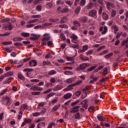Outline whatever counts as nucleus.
<instances>
[{
  "label": "nucleus",
  "instance_id": "f257e3e1",
  "mask_svg": "<svg viewBox=\"0 0 128 128\" xmlns=\"http://www.w3.org/2000/svg\"><path fill=\"white\" fill-rule=\"evenodd\" d=\"M70 38H72V42H74V44H78V37L76 34H72L70 36Z\"/></svg>",
  "mask_w": 128,
  "mask_h": 128
},
{
  "label": "nucleus",
  "instance_id": "c03bdc74",
  "mask_svg": "<svg viewBox=\"0 0 128 128\" xmlns=\"http://www.w3.org/2000/svg\"><path fill=\"white\" fill-rule=\"evenodd\" d=\"M36 10L38 12H40L42 10V6L38 5L36 7Z\"/></svg>",
  "mask_w": 128,
  "mask_h": 128
},
{
  "label": "nucleus",
  "instance_id": "0e129e2a",
  "mask_svg": "<svg viewBox=\"0 0 128 128\" xmlns=\"http://www.w3.org/2000/svg\"><path fill=\"white\" fill-rule=\"evenodd\" d=\"M58 98H56L55 99H54L53 100H52V104H56V102H58Z\"/></svg>",
  "mask_w": 128,
  "mask_h": 128
},
{
  "label": "nucleus",
  "instance_id": "4be33fe9",
  "mask_svg": "<svg viewBox=\"0 0 128 128\" xmlns=\"http://www.w3.org/2000/svg\"><path fill=\"white\" fill-rule=\"evenodd\" d=\"M106 6H112V8H114V4L110 3V2H106Z\"/></svg>",
  "mask_w": 128,
  "mask_h": 128
},
{
  "label": "nucleus",
  "instance_id": "3c124183",
  "mask_svg": "<svg viewBox=\"0 0 128 128\" xmlns=\"http://www.w3.org/2000/svg\"><path fill=\"white\" fill-rule=\"evenodd\" d=\"M66 4H68L70 6H72V1L70 0H68L66 2Z\"/></svg>",
  "mask_w": 128,
  "mask_h": 128
},
{
  "label": "nucleus",
  "instance_id": "a211bd4d",
  "mask_svg": "<svg viewBox=\"0 0 128 128\" xmlns=\"http://www.w3.org/2000/svg\"><path fill=\"white\" fill-rule=\"evenodd\" d=\"M46 128V124L44 122H40L38 124V128Z\"/></svg>",
  "mask_w": 128,
  "mask_h": 128
},
{
  "label": "nucleus",
  "instance_id": "0eeeda50",
  "mask_svg": "<svg viewBox=\"0 0 128 128\" xmlns=\"http://www.w3.org/2000/svg\"><path fill=\"white\" fill-rule=\"evenodd\" d=\"M32 122V120L30 119H26L24 120L23 122L22 123L21 126L22 128L26 126V124H30V122Z\"/></svg>",
  "mask_w": 128,
  "mask_h": 128
},
{
  "label": "nucleus",
  "instance_id": "39448f33",
  "mask_svg": "<svg viewBox=\"0 0 128 128\" xmlns=\"http://www.w3.org/2000/svg\"><path fill=\"white\" fill-rule=\"evenodd\" d=\"M96 14L97 12L96 10H91L88 13V16L91 18H94L96 16Z\"/></svg>",
  "mask_w": 128,
  "mask_h": 128
},
{
  "label": "nucleus",
  "instance_id": "a19ab883",
  "mask_svg": "<svg viewBox=\"0 0 128 128\" xmlns=\"http://www.w3.org/2000/svg\"><path fill=\"white\" fill-rule=\"evenodd\" d=\"M32 96H40V92H32Z\"/></svg>",
  "mask_w": 128,
  "mask_h": 128
},
{
  "label": "nucleus",
  "instance_id": "4d7b16f0",
  "mask_svg": "<svg viewBox=\"0 0 128 128\" xmlns=\"http://www.w3.org/2000/svg\"><path fill=\"white\" fill-rule=\"evenodd\" d=\"M108 78L106 77V78H104L100 80V82H106V80H108Z\"/></svg>",
  "mask_w": 128,
  "mask_h": 128
},
{
  "label": "nucleus",
  "instance_id": "a878e982",
  "mask_svg": "<svg viewBox=\"0 0 128 128\" xmlns=\"http://www.w3.org/2000/svg\"><path fill=\"white\" fill-rule=\"evenodd\" d=\"M38 22V19H34L33 20H30L28 22V24H34V22Z\"/></svg>",
  "mask_w": 128,
  "mask_h": 128
},
{
  "label": "nucleus",
  "instance_id": "79ce46f5",
  "mask_svg": "<svg viewBox=\"0 0 128 128\" xmlns=\"http://www.w3.org/2000/svg\"><path fill=\"white\" fill-rule=\"evenodd\" d=\"M75 118H76V120H80V112H78L75 115Z\"/></svg>",
  "mask_w": 128,
  "mask_h": 128
},
{
  "label": "nucleus",
  "instance_id": "603ef678",
  "mask_svg": "<svg viewBox=\"0 0 128 128\" xmlns=\"http://www.w3.org/2000/svg\"><path fill=\"white\" fill-rule=\"evenodd\" d=\"M30 40H38V36L30 37Z\"/></svg>",
  "mask_w": 128,
  "mask_h": 128
},
{
  "label": "nucleus",
  "instance_id": "dca6fc26",
  "mask_svg": "<svg viewBox=\"0 0 128 128\" xmlns=\"http://www.w3.org/2000/svg\"><path fill=\"white\" fill-rule=\"evenodd\" d=\"M60 108V104L56 105L52 108V111L56 112V110H58Z\"/></svg>",
  "mask_w": 128,
  "mask_h": 128
},
{
  "label": "nucleus",
  "instance_id": "09e8293b",
  "mask_svg": "<svg viewBox=\"0 0 128 128\" xmlns=\"http://www.w3.org/2000/svg\"><path fill=\"white\" fill-rule=\"evenodd\" d=\"M44 66H49V64H50V61H44L43 62Z\"/></svg>",
  "mask_w": 128,
  "mask_h": 128
},
{
  "label": "nucleus",
  "instance_id": "c756f323",
  "mask_svg": "<svg viewBox=\"0 0 128 128\" xmlns=\"http://www.w3.org/2000/svg\"><path fill=\"white\" fill-rule=\"evenodd\" d=\"M50 40V36H44V38H42L43 42H48V40Z\"/></svg>",
  "mask_w": 128,
  "mask_h": 128
},
{
  "label": "nucleus",
  "instance_id": "1a4fd4ad",
  "mask_svg": "<svg viewBox=\"0 0 128 128\" xmlns=\"http://www.w3.org/2000/svg\"><path fill=\"white\" fill-rule=\"evenodd\" d=\"M29 64L30 66H36L38 64V63L36 60H31L29 62Z\"/></svg>",
  "mask_w": 128,
  "mask_h": 128
},
{
  "label": "nucleus",
  "instance_id": "58836bf2",
  "mask_svg": "<svg viewBox=\"0 0 128 128\" xmlns=\"http://www.w3.org/2000/svg\"><path fill=\"white\" fill-rule=\"evenodd\" d=\"M112 28L114 30V32H118V27L116 26V25H114Z\"/></svg>",
  "mask_w": 128,
  "mask_h": 128
},
{
  "label": "nucleus",
  "instance_id": "774afa93",
  "mask_svg": "<svg viewBox=\"0 0 128 128\" xmlns=\"http://www.w3.org/2000/svg\"><path fill=\"white\" fill-rule=\"evenodd\" d=\"M54 126V122H51L49 124V125L48 126V128H52V126Z\"/></svg>",
  "mask_w": 128,
  "mask_h": 128
},
{
  "label": "nucleus",
  "instance_id": "412c9836",
  "mask_svg": "<svg viewBox=\"0 0 128 128\" xmlns=\"http://www.w3.org/2000/svg\"><path fill=\"white\" fill-rule=\"evenodd\" d=\"M92 6H94V3L90 2L87 5L86 8L87 10H90V8H92Z\"/></svg>",
  "mask_w": 128,
  "mask_h": 128
},
{
  "label": "nucleus",
  "instance_id": "f704fd0d",
  "mask_svg": "<svg viewBox=\"0 0 128 128\" xmlns=\"http://www.w3.org/2000/svg\"><path fill=\"white\" fill-rule=\"evenodd\" d=\"M64 74H66V76L74 74V72H70V71H66L64 72Z\"/></svg>",
  "mask_w": 128,
  "mask_h": 128
},
{
  "label": "nucleus",
  "instance_id": "393cba45",
  "mask_svg": "<svg viewBox=\"0 0 128 128\" xmlns=\"http://www.w3.org/2000/svg\"><path fill=\"white\" fill-rule=\"evenodd\" d=\"M95 68H96V66H92L88 69V72H92V70H95Z\"/></svg>",
  "mask_w": 128,
  "mask_h": 128
},
{
  "label": "nucleus",
  "instance_id": "ea45409f",
  "mask_svg": "<svg viewBox=\"0 0 128 128\" xmlns=\"http://www.w3.org/2000/svg\"><path fill=\"white\" fill-rule=\"evenodd\" d=\"M52 88H49L48 90H46V91H44L43 94H50V92H52Z\"/></svg>",
  "mask_w": 128,
  "mask_h": 128
},
{
  "label": "nucleus",
  "instance_id": "cd10ccee",
  "mask_svg": "<svg viewBox=\"0 0 128 128\" xmlns=\"http://www.w3.org/2000/svg\"><path fill=\"white\" fill-rule=\"evenodd\" d=\"M56 74V70H52L48 72V74H49V76H52V74Z\"/></svg>",
  "mask_w": 128,
  "mask_h": 128
},
{
  "label": "nucleus",
  "instance_id": "2eb2a0df",
  "mask_svg": "<svg viewBox=\"0 0 128 128\" xmlns=\"http://www.w3.org/2000/svg\"><path fill=\"white\" fill-rule=\"evenodd\" d=\"M14 75V73L12 72H8L7 73L4 74V76L5 78H8V76H12Z\"/></svg>",
  "mask_w": 128,
  "mask_h": 128
},
{
  "label": "nucleus",
  "instance_id": "ddd939ff",
  "mask_svg": "<svg viewBox=\"0 0 128 128\" xmlns=\"http://www.w3.org/2000/svg\"><path fill=\"white\" fill-rule=\"evenodd\" d=\"M74 80H76V78H70L66 80V84H72Z\"/></svg>",
  "mask_w": 128,
  "mask_h": 128
},
{
  "label": "nucleus",
  "instance_id": "5701e85b",
  "mask_svg": "<svg viewBox=\"0 0 128 128\" xmlns=\"http://www.w3.org/2000/svg\"><path fill=\"white\" fill-rule=\"evenodd\" d=\"M106 74H108V68H106L102 72V76H106Z\"/></svg>",
  "mask_w": 128,
  "mask_h": 128
},
{
  "label": "nucleus",
  "instance_id": "72a5a7b5",
  "mask_svg": "<svg viewBox=\"0 0 128 128\" xmlns=\"http://www.w3.org/2000/svg\"><path fill=\"white\" fill-rule=\"evenodd\" d=\"M32 18H40L42 16L40 15H33L31 16Z\"/></svg>",
  "mask_w": 128,
  "mask_h": 128
},
{
  "label": "nucleus",
  "instance_id": "e433bc0d",
  "mask_svg": "<svg viewBox=\"0 0 128 128\" xmlns=\"http://www.w3.org/2000/svg\"><path fill=\"white\" fill-rule=\"evenodd\" d=\"M5 100H7L6 105L10 106V99L8 97H6L5 98Z\"/></svg>",
  "mask_w": 128,
  "mask_h": 128
},
{
  "label": "nucleus",
  "instance_id": "c85d7f7f",
  "mask_svg": "<svg viewBox=\"0 0 128 128\" xmlns=\"http://www.w3.org/2000/svg\"><path fill=\"white\" fill-rule=\"evenodd\" d=\"M80 7L78 6V7L76 10H75V14H80Z\"/></svg>",
  "mask_w": 128,
  "mask_h": 128
},
{
  "label": "nucleus",
  "instance_id": "f8f14e48",
  "mask_svg": "<svg viewBox=\"0 0 128 128\" xmlns=\"http://www.w3.org/2000/svg\"><path fill=\"white\" fill-rule=\"evenodd\" d=\"M62 88L63 86L62 85H57L53 88V90L56 92V90H62Z\"/></svg>",
  "mask_w": 128,
  "mask_h": 128
},
{
  "label": "nucleus",
  "instance_id": "5fc2aeb1",
  "mask_svg": "<svg viewBox=\"0 0 128 128\" xmlns=\"http://www.w3.org/2000/svg\"><path fill=\"white\" fill-rule=\"evenodd\" d=\"M122 32H118L116 36V38L118 40L119 38H120V36H122Z\"/></svg>",
  "mask_w": 128,
  "mask_h": 128
},
{
  "label": "nucleus",
  "instance_id": "f03ea898",
  "mask_svg": "<svg viewBox=\"0 0 128 128\" xmlns=\"http://www.w3.org/2000/svg\"><path fill=\"white\" fill-rule=\"evenodd\" d=\"M87 66V64H82L79 66V67L77 68V70H86V68Z\"/></svg>",
  "mask_w": 128,
  "mask_h": 128
},
{
  "label": "nucleus",
  "instance_id": "423d86ee",
  "mask_svg": "<svg viewBox=\"0 0 128 128\" xmlns=\"http://www.w3.org/2000/svg\"><path fill=\"white\" fill-rule=\"evenodd\" d=\"M68 16H64L60 20V24H66V23L68 22Z\"/></svg>",
  "mask_w": 128,
  "mask_h": 128
},
{
  "label": "nucleus",
  "instance_id": "bb28decb",
  "mask_svg": "<svg viewBox=\"0 0 128 128\" xmlns=\"http://www.w3.org/2000/svg\"><path fill=\"white\" fill-rule=\"evenodd\" d=\"M18 78L20 80H26L24 76H22V74H19L18 76Z\"/></svg>",
  "mask_w": 128,
  "mask_h": 128
},
{
  "label": "nucleus",
  "instance_id": "7c9ffc66",
  "mask_svg": "<svg viewBox=\"0 0 128 128\" xmlns=\"http://www.w3.org/2000/svg\"><path fill=\"white\" fill-rule=\"evenodd\" d=\"M21 108H22V110H28V104H23L21 106Z\"/></svg>",
  "mask_w": 128,
  "mask_h": 128
},
{
  "label": "nucleus",
  "instance_id": "8fccbe9b",
  "mask_svg": "<svg viewBox=\"0 0 128 128\" xmlns=\"http://www.w3.org/2000/svg\"><path fill=\"white\" fill-rule=\"evenodd\" d=\"M68 12V8H64L62 9V10H61V12H62V14H64V12Z\"/></svg>",
  "mask_w": 128,
  "mask_h": 128
},
{
  "label": "nucleus",
  "instance_id": "4c0bfd02",
  "mask_svg": "<svg viewBox=\"0 0 128 128\" xmlns=\"http://www.w3.org/2000/svg\"><path fill=\"white\" fill-rule=\"evenodd\" d=\"M97 118L100 122H104V119L102 116H98Z\"/></svg>",
  "mask_w": 128,
  "mask_h": 128
},
{
  "label": "nucleus",
  "instance_id": "e2e57ef3",
  "mask_svg": "<svg viewBox=\"0 0 128 128\" xmlns=\"http://www.w3.org/2000/svg\"><path fill=\"white\" fill-rule=\"evenodd\" d=\"M14 46H22V44L16 42L14 44Z\"/></svg>",
  "mask_w": 128,
  "mask_h": 128
},
{
  "label": "nucleus",
  "instance_id": "37998d69",
  "mask_svg": "<svg viewBox=\"0 0 128 128\" xmlns=\"http://www.w3.org/2000/svg\"><path fill=\"white\" fill-rule=\"evenodd\" d=\"M86 4V0H81L80 2V6H84Z\"/></svg>",
  "mask_w": 128,
  "mask_h": 128
},
{
  "label": "nucleus",
  "instance_id": "bf43d9fd",
  "mask_svg": "<svg viewBox=\"0 0 128 128\" xmlns=\"http://www.w3.org/2000/svg\"><path fill=\"white\" fill-rule=\"evenodd\" d=\"M94 107L93 106H90L89 108H88V110L90 112H92L94 111Z\"/></svg>",
  "mask_w": 128,
  "mask_h": 128
},
{
  "label": "nucleus",
  "instance_id": "864d4df0",
  "mask_svg": "<svg viewBox=\"0 0 128 128\" xmlns=\"http://www.w3.org/2000/svg\"><path fill=\"white\" fill-rule=\"evenodd\" d=\"M88 46L86 45L84 46H82V50H84V52H86V50H88Z\"/></svg>",
  "mask_w": 128,
  "mask_h": 128
},
{
  "label": "nucleus",
  "instance_id": "c9c22d12",
  "mask_svg": "<svg viewBox=\"0 0 128 128\" xmlns=\"http://www.w3.org/2000/svg\"><path fill=\"white\" fill-rule=\"evenodd\" d=\"M60 38H61V40H66V36H64V34H60Z\"/></svg>",
  "mask_w": 128,
  "mask_h": 128
},
{
  "label": "nucleus",
  "instance_id": "aec40b11",
  "mask_svg": "<svg viewBox=\"0 0 128 128\" xmlns=\"http://www.w3.org/2000/svg\"><path fill=\"white\" fill-rule=\"evenodd\" d=\"M21 36H24V38H28V36H30V33L22 32L21 34Z\"/></svg>",
  "mask_w": 128,
  "mask_h": 128
},
{
  "label": "nucleus",
  "instance_id": "de8ad7c7",
  "mask_svg": "<svg viewBox=\"0 0 128 128\" xmlns=\"http://www.w3.org/2000/svg\"><path fill=\"white\" fill-rule=\"evenodd\" d=\"M66 60L69 62H72L74 60V57H66Z\"/></svg>",
  "mask_w": 128,
  "mask_h": 128
},
{
  "label": "nucleus",
  "instance_id": "f3484780",
  "mask_svg": "<svg viewBox=\"0 0 128 128\" xmlns=\"http://www.w3.org/2000/svg\"><path fill=\"white\" fill-rule=\"evenodd\" d=\"M24 39L20 37L14 38H13V42H20Z\"/></svg>",
  "mask_w": 128,
  "mask_h": 128
},
{
  "label": "nucleus",
  "instance_id": "6e6d98bb",
  "mask_svg": "<svg viewBox=\"0 0 128 128\" xmlns=\"http://www.w3.org/2000/svg\"><path fill=\"white\" fill-rule=\"evenodd\" d=\"M6 28H8V29L9 30H12L14 28L12 24H10L8 26H6Z\"/></svg>",
  "mask_w": 128,
  "mask_h": 128
},
{
  "label": "nucleus",
  "instance_id": "13d9d810",
  "mask_svg": "<svg viewBox=\"0 0 128 128\" xmlns=\"http://www.w3.org/2000/svg\"><path fill=\"white\" fill-rule=\"evenodd\" d=\"M55 95H56V93H52V92H51V93L49 94L47 96H48V98H52V96H55Z\"/></svg>",
  "mask_w": 128,
  "mask_h": 128
},
{
  "label": "nucleus",
  "instance_id": "6e6552de",
  "mask_svg": "<svg viewBox=\"0 0 128 128\" xmlns=\"http://www.w3.org/2000/svg\"><path fill=\"white\" fill-rule=\"evenodd\" d=\"M30 90H32L34 91L36 90H42V88L38 87L36 85H34L30 88Z\"/></svg>",
  "mask_w": 128,
  "mask_h": 128
},
{
  "label": "nucleus",
  "instance_id": "b1692460",
  "mask_svg": "<svg viewBox=\"0 0 128 128\" xmlns=\"http://www.w3.org/2000/svg\"><path fill=\"white\" fill-rule=\"evenodd\" d=\"M116 11L114 10H112V12L111 13V17L114 18V16H116Z\"/></svg>",
  "mask_w": 128,
  "mask_h": 128
},
{
  "label": "nucleus",
  "instance_id": "9d476101",
  "mask_svg": "<svg viewBox=\"0 0 128 128\" xmlns=\"http://www.w3.org/2000/svg\"><path fill=\"white\" fill-rule=\"evenodd\" d=\"M88 17H86V16H82V17H81L80 18L79 21L80 22H88Z\"/></svg>",
  "mask_w": 128,
  "mask_h": 128
},
{
  "label": "nucleus",
  "instance_id": "69168bd1",
  "mask_svg": "<svg viewBox=\"0 0 128 128\" xmlns=\"http://www.w3.org/2000/svg\"><path fill=\"white\" fill-rule=\"evenodd\" d=\"M74 24H78L79 26H80V22H78V20H74L73 22Z\"/></svg>",
  "mask_w": 128,
  "mask_h": 128
},
{
  "label": "nucleus",
  "instance_id": "7ed1b4c3",
  "mask_svg": "<svg viewBox=\"0 0 128 128\" xmlns=\"http://www.w3.org/2000/svg\"><path fill=\"white\" fill-rule=\"evenodd\" d=\"M80 106H76L71 108V110L70 112L71 114H75V112H80Z\"/></svg>",
  "mask_w": 128,
  "mask_h": 128
},
{
  "label": "nucleus",
  "instance_id": "052dcab7",
  "mask_svg": "<svg viewBox=\"0 0 128 128\" xmlns=\"http://www.w3.org/2000/svg\"><path fill=\"white\" fill-rule=\"evenodd\" d=\"M33 116H40V113L38 112H34L32 114Z\"/></svg>",
  "mask_w": 128,
  "mask_h": 128
},
{
  "label": "nucleus",
  "instance_id": "338daca9",
  "mask_svg": "<svg viewBox=\"0 0 128 128\" xmlns=\"http://www.w3.org/2000/svg\"><path fill=\"white\" fill-rule=\"evenodd\" d=\"M32 68H25L24 70V72H32Z\"/></svg>",
  "mask_w": 128,
  "mask_h": 128
},
{
  "label": "nucleus",
  "instance_id": "473e14b6",
  "mask_svg": "<svg viewBox=\"0 0 128 128\" xmlns=\"http://www.w3.org/2000/svg\"><path fill=\"white\" fill-rule=\"evenodd\" d=\"M112 56H114V54L112 52H110L109 54L106 55L105 58H111Z\"/></svg>",
  "mask_w": 128,
  "mask_h": 128
},
{
  "label": "nucleus",
  "instance_id": "20e7f679",
  "mask_svg": "<svg viewBox=\"0 0 128 128\" xmlns=\"http://www.w3.org/2000/svg\"><path fill=\"white\" fill-rule=\"evenodd\" d=\"M74 86H76L74 85V84H70V85L68 86L66 88H65L64 89V91L68 92V90H74Z\"/></svg>",
  "mask_w": 128,
  "mask_h": 128
},
{
  "label": "nucleus",
  "instance_id": "680f3d73",
  "mask_svg": "<svg viewBox=\"0 0 128 128\" xmlns=\"http://www.w3.org/2000/svg\"><path fill=\"white\" fill-rule=\"evenodd\" d=\"M32 26H34V24H27L26 26L27 28H32Z\"/></svg>",
  "mask_w": 128,
  "mask_h": 128
},
{
  "label": "nucleus",
  "instance_id": "2f4dec72",
  "mask_svg": "<svg viewBox=\"0 0 128 128\" xmlns=\"http://www.w3.org/2000/svg\"><path fill=\"white\" fill-rule=\"evenodd\" d=\"M10 18H6L4 19H2L1 20V22H10Z\"/></svg>",
  "mask_w": 128,
  "mask_h": 128
},
{
  "label": "nucleus",
  "instance_id": "a18cd8bd",
  "mask_svg": "<svg viewBox=\"0 0 128 128\" xmlns=\"http://www.w3.org/2000/svg\"><path fill=\"white\" fill-rule=\"evenodd\" d=\"M80 44H76L72 45L71 48H78Z\"/></svg>",
  "mask_w": 128,
  "mask_h": 128
},
{
  "label": "nucleus",
  "instance_id": "9b49d317",
  "mask_svg": "<svg viewBox=\"0 0 128 128\" xmlns=\"http://www.w3.org/2000/svg\"><path fill=\"white\" fill-rule=\"evenodd\" d=\"M72 94L70 92L67 93L64 96V100H68V98H72Z\"/></svg>",
  "mask_w": 128,
  "mask_h": 128
},
{
  "label": "nucleus",
  "instance_id": "49530a36",
  "mask_svg": "<svg viewBox=\"0 0 128 128\" xmlns=\"http://www.w3.org/2000/svg\"><path fill=\"white\" fill-rule=\"evenodd\" d=\"M82 84V80H78V82L74 83V84L76 86H78L80 84Z\"/></svg>",
  "mask_w": 128,
  "mask_h": 128
},
{
  "label": "nucleus",
  "instance_id": "6ab92c4d",
  "mask_svg": "<svg viewBox=\"0 0 128 128\" xmlns=\"http://www.w3.org/2000/svg\"><path fill=\"white\" fill-rule=\"evenodd\" d=\"M60 28H68V26L66 24L59 25Z\"/></svg>",
  "mask_w": 128,
  "mask_h": 128
},
{
  "label": "nucleus",
  "instance_id": "4468645a",
  "mask_svg": "<svg viewBox=\"0 0 128 128\" xmlns=\"http://www.w3.org/2000/svg\"><path fill=\"white\" fill-rule=\"evenodd\" d=\"M102 18L104 20H108V15L106 14V12H103Z\"/></svg>",
  "mask_w": 128,
  "mask_h": 128
}]
</instances>
